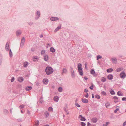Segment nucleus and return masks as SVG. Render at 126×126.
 <instances>
[{"label": "nucleus", "mask_w": 126, "mask_h": 126, "mask_svg": "<svg viewBox=\"0 0 126 126\" xmlns=\"http://www.w3.org/2000/svg\"><path fill=\"white\" fill-rule=\"evenodd\" d=\"M54 71L53 69L50 67H47L46 68L45 71L46 74L49 75L52 74Z\"/></svg>", "instance_id": "nucleus-1"}, {"label": "nucleus", "mask_w": 126, "mask_h": 126, "mask_svg": "<svg viewBox=\"0 0 126 126\" xmlns=\"http://www.w3.org/2000/svg\"><path fill=\"white\" fill-rule=\"evenodd\" d=\"M82 65L80 63L78 64V70L79 74L81 76H82L83 75V72L82 68Z\"/></svg>", "instance_id": "nucleus-2"}, {"label": "nucleus", "mask_w": 126, "mask_h": 126, "mask_svg": "<svg viewBox=\"0 0 126 126\" xmlns=\"http://www.w3.org/2000/svg\"><path fill=\"white\" fill-rule=\"evenodd\" d=\"M120 76L121 78L124 79L126 77V75L124 71H123L120 73Z\"/></svg>", "instance_id": "nucleus-3"}, {"label": "nucleus", "mask_w": 126, "mask_h": 126, "mask_svg": "<svg viewBox=\"0 0 126 126\" xmlns=\"http://www.w3.org/2000/svg\"><path fill=\"white\" fill-rule=\"evenodd\" d=\"M79 119L81 121H85L86 120L85 118L83 117L82 115H79Z\"/></svg>", "instance_id": "nucleus-4"}, {"label": "nucleus", "mask_w": 126, "mask_h": 126, "mask_svg": "<svg viewBox=\"0 0 126 126\" xmlns=\"http://www.w3.org/2000/svg\"><path fill=\"white\" fill-rule=\"evenodd\" d=\"M98 120L97 118L95 117H94L91 119V121L92 122L95 123H96Z\"/></svg>", "instance_id": "nucleus-5"}, {"label": "nucleus", "mask_w": 126, "mask_h": 126, "mask_svg": "<svg viewBox=\"0 0 126 126\" xmlns=\"http://www.w3.org/2000/svg\"><path fill=\"white\" fill-rule=\"evenodd\" d=\"M43 83L45 84H47L48 82V80L47 79H45L43 80Z\"/></svg>", "instance_id": "nucleus-6"}, {"label": "nucleus", "mask_w": 126, "mask_h": 126, "mask_svg": "<svg viewBox=\"0 0 126 126\" xmlns=\"http://www.w3.org/2000/svg\"><path fill=\"white\" fill-rule=\"evenodd\" d=\"M25 42V38L24 37H23L21 40V43L20 44L21 46H23Z\"/></svg>", "instance_id": "nucleus-7"}, {"label": "nucleus", "mask_w": 126, "mask_h": 126, "mask_svg": "<svg viewBox=\"0 0 126 126\" xmlns=\"http://www.w3.org/2000/svg\"><path fill=\"white\" fill-rule=\"evenodd\" d=\"M44 59L45 61H47L49 59L48 55H45L44 57Z\"/></svg>", "instance_id": "nucleus-8"}, {"label": "nucleus", "mask_w": 126, "mask_h": 126, "mask_svg": "<svg viewBox=\"0 0 126 126\" xmlns=\"http://www.w3.org/2000/svg\"><path fill=\"white\" fill-rule=\"evenodd\" d=\"M82 102L84 103H87L88 102V100L85 98H82L81 99Z\"/></svg>", "instance_id": "nucleus-9"}, {"label": "nucleus", "mask_w": 126, "mask_h": 126, "mask_svg": "<svg viewBox=\"0 0 126 126\" xmlns=\"http://www.w3.org/2000/svg\"><path fill=\"white\" fill-rule=\"evenodd\" d=\"M107 78L108 79L110 80H111L113 79V77L112 75L110 74L108 75Z\"/></svg>", "instance_id": "nucleus-10"}, {"label": "nucleus", "mask_w": 126, "mask_h": 126, "mask_svg": "<svg viewBox=\"0 0 126 126\" xmlns=\"http://www.w3.org/2000/svg\"><path fill=\"white\" fill-rule=\"evenodd\" d=\"M39 59L38 57L37 56H34L33 58V60L34 61H37Z\"/></svg>", "instance_id": "nucleus-11"}, {"label": "nucleus", "mask_w": 126, "mask_h": 126, "mask_svg": "<svg viewBox=\"0 0 126 126\" xmlns=\"http://www.w3.org/2000/svg\"><path fill=\"white\" fill-rule=\"evenodd\" d=\"M113 99L114 100V102L115 103L117 102L118 101V98L116 96H114L113 98Z\"/></svg>", "instance_id": "nucleus-12"}, {"label": "nucleus", "mask_w": 126, "mask_h": 126, "mask_svg": "<svg viewBox=\"0 0 126 126\" xmlns=\"http://www.w3.org/2000/svg\"><path fill=\"white\" fill-rule=\"evenodd\" d=\"M50 20L52 21H55L58 20V18L57 17H52L50 18Z\"/></svg>", "instance_id": "nucleus-13"}, {"label": "nucleus", "mask_w": 126, "mask_h": 126, "mask_svg": "<svg viewBox=\"0 0 126 126\" xmlns=\"http://www.w3.org/2000/svg\"><path fill=\"white\" fill-rule=\"evenodd\" d=\"M111 60L112 62L113 63H116L117 62V59L115 58H112Z\"/></svg>", "instance_id": "nucleus-14"}, {"label": "nucleus", "mask_w": 126, "mask_h": 126, "mask_svg": "<svg viewBox=\"0 0 126 126\" xmlns=\"http://www.w3.org/2000/svg\"><path fill=\"white\" fill-rule=\"evenodd\" d=\"M50 51L52 53H54L55 52V50L54 48L53 47H51L50 48Z\"/></svg>", "instance_id": "nucleus-15"}, {"label": "nucleus", "mask_w": 126, "mask_h": 126, "mask_svg": "<svg viewBox=\"0 0 126 126\" xmlns=\"http://www.w3.org/2000/svg\"><path fill=\"white\" fill-rule=\"evenodd\" d=\"M18 80L19 82H21L23 81L24 79L22 77H19L18 78Z\"/></svg>", "instance_id": "nucleus-16"}, {"label": "nucleus", "mask_w": 126, "mask_h": 126, "mask_svg": "<svg viewBox=\"0 0 126 126\" xmlns=\"http://www.w3.org/2000/svg\"><path fill=\"white\" fill-rule=\"evenodd\" d=\"M32 88V87L31 86H27L26 88V91H29L31 90Z\"/></svg>", "instance_id": "nucleus-17"}, {"label": "nucleus", "mask_w": 126, "mask_h": 126, "mask_svg": "<svg viewBox=\"0 0 126 126\" xmlns=\"http://www.w3.org/2000/svg\"><path fill=\"white\" fill-rule=\"evenodd\" d=\"M28 63L27 62H25L23 63V66L24 67H26L28 65Z\"/></svg>", "instance_id": "nucleus-18"}, {"label": "nucleus", "mask_w": 126, "mask_h": 126, "mask_svg": "<svg viewBox=\"0 0 126 126\" xmlns=\"http://www.w3.org/2000/svg\"><path fill=\"white\" fill-rule=\"evenodd\" d=\"M54 100L55 101L57 102L59 100V98L57 96H55L54 97Z\"/></svg>", "instance_id": "nucleus-19"}, {"label": "nucleus", "mask_w": 126, "mask_h": 126, "mask_svg": "<svg viewBox=\"0 0 126 126\" xmlns=\"http://www.w3.org/2000/svg\"><path fill=\"white\" fill-rule=\"evenodd\" d=\"M110 105V103L109 102L106 103L105 104V106L106 108H108Z\"/></svg>", "instance_id": "nucleus-20"}, {"label": "nucleus", "mask_w": 126, "mask_h": 126, "mask_svg": "<svg viewBox=\"0 0 126 126\" xmlns=\"http://www.w3.org/2000/svg\"><path fill=\"white\" fill-rule=\"evenodd\" d=\"M21 34V32L20 31H17L16 32V35L17 36H18Z\"/></svg>", "instance_id": "nucleus-21"}, {"label": "nucleus", "mask_w": 126, "mask_h": 126, "mask_svg": "<svg viewBox=\"0 0 126 126\" xmlns=\"http://www.w3.org/2000/svg\"><path fill=\"white\" fill-rule=\"evenodd\" d=\"M5 48L6 50H7L9 49V45L8 43H7L6 44Z\"/></svg>", "instance_id": "nucleus-22"}, {"label": "nucleus", "mask_w": 126, "mask_h": 126, "mask_svg": "<svg viewBox=\"0 0 126 126\" xmlns=\"http://www.w3.org/2000/svg\"><path fill=\"white\" fill-rule=\"evenodd\" d=\"M106 80V78L104 77H103L102 78V79H101V81L102 82H104Z\"/></svg>", "instance_id": "nucleus-23"}, {"label": "nucleus", "mask_w": 126, "mask_h": 126, "mask_svg": "<svg viewBox=\"0 0 126 126\" xmlns=\"http://www.w3.org/2000/svg\"><path fill=\"white\" fill-rule=\"evenodd\" d=\"M117 94L119 96H122L123 95V93L120 91H119L117 93Z\"/></svg>", "instance_id": "nucleus-24"}, {"label": "nucleus", "mask_w": 126, "mask_h": 126, "mask_svg": "<svg viewBox=\"0 0 126 126\" xmlns=\"http://www.w3.org/2000/svg\"><path fill=\"white\" fill-rule=\"evenodd\" d=\"M113 71V69L112 68H109L108 69H107V72L109 73L111 72L112 71Z\"/></svg>", "instance_id": "nucleus-25"}, {"label": "nucleus", "mask_w": 126, "mask_h": 126, "mask_svg": "<svg viewBox=\"0 0 126 126\" xmlns=\"http://www.w3.org/2000/svg\"><path fill=\"white\" fill-rule=\"evenodd\" d=\"M45 115L46 118H47L49 116V114L48 112H46L45 113Z\"/></svg>", "instance_id": "nucleus-26"}, {"label": "nucleus", "mask_w": 126, "mask_h": 126, "mask_svg": "<svg viewBox=\"0 0 126 126\" xmlns=\"http://www.w3.org/2000/svg\"><path fill=\"white\" fill-rule=\"evenodd\" d=\"M90 72L92 74H94L95 73V72L94 70L93 69H92L90 71Z\"/></svg>", "instance_id": "nucleus-27"}, {"label": "nucleus", "mask_w": 126, "mask_h": 126, "mask_svg": "<svg viewBox=\"0 0 126 126\" xmlns=\"http://www.w3.org/2000/svg\"><path fill=\"white\" fill-rule=\"evenodd\" d=\"M46 52V51L45 50H43L41 52V54L42 55H43Z\"/></svg>", "instance_id": "nucleus-28"}, {"label": "nucleus", "mask_w": 126, "mask_h": 126, "mask_svg": "<svg viewBox=\"0 0 126 126\" xmlns=\"http://www.w3.org/2000/svg\"><path fill=\"white\" fill-rule=\"evenodd\" d=\"M61 28V27H58L54 30V32H56L57 31L59 30Z\"/></svg>", "instance_id": "nucleus-29"}, {"label": "nucleus", "mask_w": 126, "mask_h": 126, "mask_svg": "<svg viewBox=\"0 0 126 126\" xmlns=\"http://www.w3.org/2000/svg\"><path fill=\"white\" fill-rule=\"evenodd\" d=\"M39 124V122L38 121H36L35 122V126H38Z\"/></svg>", "instance_id": "nucleus-30"}, {"label": "nucleus", "mask_w": 126, "mask_h": 126, "mask_svg": "<svg viewBox=\"0 0 126 126\" xmlns=\"http://www.w3.org/2000/svg\"><path fill=\"white\" fill-rule=\"evenodd\" d=\"M123 70L122 68H119L116 69V71L117 72H119Z\"/></svg>", "instance_id": "nucleus-31"}, {"label": "nucleus", "mask_w": 126, "mask_h": 126, "mask_svg": "<svg viewBox=\"0 0 126 126\" xmlns=\"http://www.w3.org/2000/svg\"><path fill=\"white\" fill-rule=\"evenodd\" d=\"M101 94L103 95L106 96L107 95V94L104 91H103L101 92Z\"/></svg>", "instance_id": "nucleus-32"}, {"label": "nucleus", "mask_w": 126, "mask_h": 126, "mask_svg": "<svg viewBox=\"0 0 126 126\" xmlns=\"http://www.w3.org/2000/svg\"><path fill=\"white\" fill-rule=\"evenodd\" d=\"M116 108V109L114 110V112L115 113H116L119 110V107L118 106Z\"/></svg>", "instance_id": "nucleus-33"}, {"label": "nucleus", "mask_w": 126, "mask_h": 126, "mask_svg": "<svg viewBox=\"0 0 126 126\" xmlns=\"http://www.w3.org/2000/svg\"><path fill=\"white\" fill-rule=\"evenodd\" d=\"M80 124L81 126H85V124L83 122H81L80 123Z\"/></svg>", "instance_id": "nucleus-34"}, {"label": "nucleus", "mask_w": 126, "mask_h": 126, "mask_svg": "<svg viewBox=\"0 0 126 126\" xmlns=\"http://www.w3.org/2000/svg\"><path fill=\"white\" fill-rule=\"evenodd\" d=\"M48 110L49 111H52L53 110V108L51 107H50L49 108Z\"/></svg>", "instance_id": "nucleus-35"}, {"label": "nucleus", "mask_w": 126, "mask_h": 126, "mask_svg": "<svg viewBox=\"0 0 126 126\" xmlns=\"http://www.w3.org/2000/svg\"><path fill=\"white\" fill-rule=\"evenodd\" d=\"M110 92L111 94L112 95H114L115 94V93L114 91L113 90L110 91Z\"/></svg>", "instance_id": "nucleus-36"}, {"label": "nucleus", "mask_w": 126, "mask_h": 126, "mask_svg": "<svg viewBox=\"0 0 126 126\" xmlns=\"http://www.w3.org/2000/svg\"><path fill=\"white\" fill-rule=\"evenodd\" d=\"M102 57L100 55H98L97 56V60H98L99 59H101Z\"/></svg>", "instance_id": "nucleus-37"}, {"label": "nucleus", "mask_w": 126, "mask_h": 126, "mask_svg": "<svg viewBox=\"0 0 126 126\" xmlns=\"http://www.w3.org/2000/svg\"><path fill=\"white\" fill-rule=\"evenodd\" d=\"M67 71V69L65 68H63V73H65Z\"/></svg>", "instance_id": "nucleus-38"}, {"label": "nucleus", "mask_w": 126, "mask_h": 126, "mask_svg": "<svg viewBox=\"0 0 126 126\" xmlns=\"http://www.w3.org/2000/svg\"><path fill=\"white\" fill-rule=\"evenodd\" d=\"M95 97L98 99H99L100 98V96L98 95H96L95 96Z\"/></svg>", "instance_id": "nucleus-39"}, {"label": "nucleus", "mask_w": 126, "mask_h": 126, "mask_svg": "<svg viewBox=\"0 0 126 126\" xmlns=\"http://www.w3.org/2000/svg\"><path fill=\"white\" fill-rule=\"evenodd\" d=\"M63 89L61 87H59L58 89V91L59 92H62V91Z\"/></svg>", "instance_id": "nucleus-40"}, {"label": "nucleus", "mask_w": 126, "mask_h": 126, "mask_svg": "<svg viewBox=\"0 0 126 126\" xmlns=\"http://www.w3.org/2000/svg\"><path fill=\"white\" fill-rule=\"evenodd\" d=\"M75 104L76 106H77L78 107H80V105H79L77 103H75Z\"/></svg>", "instance_id": "nucleus-41"}, {"label": "nucleus", "mask_w": 126, "mask_h": 126, "mask_svg": "<svg viewBox=\"0 0 126 126\" xmlns=\"http://www.w3.org/2000/svg\"><path fill=\"white\" fill-rule=\"evenodd\" d=\"M71 72L72 73V75L73 76L74 75V71L73 70V69H72V71H71Z\"/></svg>", "instance_id": "nucleus-42"}, {"label": "nucleus", "mask_w": 126, "mask_h": 126, "mask_svg": "<svg viewBox=\"0 0 126 126\" xmlns=\"http://www.w3.org/2000/svg\"><path fill=\"white\" fill-rule=\"evenodd\" d=\"M109 123L108 122H107L106 124L103 125V126H107V125Z\"/></svg>", "instance_id": "nucleus-43"}, {"label": "nucleus", "mask_w": 126, "mask_h": 126, "mask_svg": "<svg viewBox=\"0 0 126 126\" xmlns=\"http://www.w3.org/2000/svg\"><path fill=\"white\" fill-rule=\"evenodd\" d=\"M85 97L86 98H88L89 96V95L88 93H87L86 94L84 95Z\"/></svg>", "instance_id": "nucleus-44"}, {"label": "nucleus", "mask_w": 126, "mask_h": 126, "mask_svg": "<svg viewBox=\"0 0 126 126\" xmlns=\"http://www.w3.org/2000/svg\"><path fill=\"white\" fill-rule=\"evenodd\" d=\"M24 107V106L23 105H22L19 106V107L20 108H23Z\"/></svg>", "instance_id": "nucleus-45"}, {"label": "nucleus", "mask_w": 126, "mask_h": 126, "mask_svg": "<svg viewBox=\"0 0 126 126\" xmlns=\"http://www.w3.org/2000/svg\"><path fill=\"white\" fill-rule=\"evenodd\" d=\"M93 86H94L93 85H92L90 87V89L91 90L93 89Z\"/></svg>", "instance_id": "nucleus-46"}, {"label": "nucleus", "mask_w": 126, "mask_h": 126, "mask_svg": "<svg viewBox=\"0 0 126 126\" xmlns=\"http://www.w3.org/2000/svg\"><path fill=\"white\" fill-rule=\"evenodd\" d=\"M122 100L123 101H126V97H123L122 98Z\"/></svg>", "instance_id": "nucleus-47"}, {"label": "nucleus", "mask_w": 126, "mask_h": 126, "mask_svg": "<svg viewBox=\"0 0 126 126\" xmlns=\"http://www.w3.org/2000/svg\"><path fill=\"white\" fill-rule=\"evenodd\" d=\"M14 80H15V79H14V78L13 77L12 78L11 80V82H13L14 81Z\"/></svg>", "instance_id": "nucleus-48"}, {"label": "nucleus", "mask_w": 126, "mask_h": 126, "mask_svg": "<svg viewBox=\"0 0 126 126\" xmlns=\"http://www.w3.org/2000/svg\"><path fill=\"white\" fill-rule=\"evenodd\" d=\"M37 14L38 15H40V13L38 11L37 12Z\"/></svg>", "instance_id": "nucleus-49"}, {"label": "nucleus", "mask_w": 126, "mask_h": 126, "mask_svg": "<svg viewBox=\"0 0 126 126\" xmlns=\"http://www.w3.org/2000/svg\"><path fill=\"white\" fill-rule=\"evenodd\" d=\"M12 53V51H11V50H10V55L11 57Z\"/></svg>", "instance_id": "nucleus-50"}, {"label": "nucleus", "mask_w": 126, "mask_h": 126, "mask_svg": "<svg viewBox=\"0 0 126 126\" xmlns=\"http://www.w3.org/2000/svg\"><path fill=\"white\" fill-rule=\"evenodd\" d=\"M126 125V121L123 123V125L124 126Z\"/></svg>", "instance_id": "nucleus-51"}, {"label": "nucleus", "mask_w": 126, "mask_h": 126, "mask_svg": "<svg viewBox=\"0 0 126 126\" xmlns=\"http://www.w3.org/2000/svg\"><path fill=\"white\" fill-rule=\"evenodd\" d=\"M88 91V90L86 89H85L84 90V92H87Z\"/></svg>", "instance_id": "nucleus-52"}, {"label": "nucleus", "mask_w": 126, "mask_h": 126, "mask_svg": "<svg viewBox=\"0 0 126 126\" xmlns=\"http://www.w3.org/2000/svg\"><path fill=\"white\" fill-rule=\"evenodd\" d=\"M84 79H85L86 80H87L88 79L86 77H84Z\"/></svg>", "instance_id": "nucleus-53"}, {"label": "nucleus", "mask_w": 126, "mask_h": 126, "mask_svg": "<svg viewBox=\"0 0 126 126\" xmlns=\"http://www.w3.org/2000/svg\"><path fill=\"white\" fill-rule=\"evenodd\" d=\"M90 125V124L89 122L88 123V125L87 126H89Z\"/></svg>", "instance_id": "nucleus-54"}, {"label": "nucleus", "mask_w": 126, "mask_h": 126, "mask_svg": "<svg viewBox=\"0 0 126 126\" xmlns=\"http://www.w3.org/2000/svg\"><path fill=\"white\" fill-rule=\"evenodd\" d=\"M92 97L93 98H94V94H92Z\"/></svg>", "instance_id": "nucleus-55"}, {"label": "nucleus", "mask_w": 126, "mask_h": 126, "mask_svg": "<svg viewBox=\"0 0 126 126\" xmlns=\"http://www.w3.org/2000/svg\"><path fill=\"white\" fill-rule=\"evenodd\" d=\"M85 68H86H86H87V67H86L87 65H86V64H85Z\"/></svg>", "instance_id": "nucleus-56"}, {"label": "nucleus", "mask_w": 126, "mask_h": 126, "mask_svg": "<svg viewBox=\"0 0 126 126\" xmlns=\"http://www.w3.org/2000/svg\"><path fill=\"white\" fill-rule=\"evenodd\" d=\"M77 101H78V100L77 99L76 100L75 102V103H76V102L77 103Z\"/></svg>", "instance_id": "nucleus-57"}, {"label": "nucleus", "mask_w": 126, "mask_h": 126, "mask_svg": "<svg viewBox=\"0 0 126 126\" xmlns=\"http://www.w3.org/2000/svg\"><path fill=\"white\" fill-rule=\"evenodd\" d=\"M69 114V112H67V113H66V114H67V115L68 114Z\"/></svg>", "instance_id": "nucleus-58"}, {"label": "nucleus", "mask_w": 126, "mask_h": 126, "mask_svg": "<svg viewBox=\"0 0 126 126\" xmlns=\"http://www.w3.org/2000/svg\"><path fill=\"white\" fill-rule=\"evenodd\" d=\"M44 126H49L48 125H45Z\"/></svg>", "instance_id": "nucleus-59"}, {"label": "nucleus", "mask_w": 126, "mask_h": 126, "mask_svg": "<svg viewBox=\"0 0 126 126\" xmlns=\"http://www.w3.org/2000/svg\"><path fill=\"white\" fill-rule=\"evenodd\" d=\"M21 112H22V110H21Z\"/></svg>", "instance_id": "nucleus-60"}, {"label": "nucleus", "mask_w": 126, "mask_h": 126, "mask_svg": "<svg viewBox=\"0 0 126 126\" xmlns=\"http://www.w3.org/2000/svg\"><path fill=\"white\" fill-rule=\"evenodd\" d=\"M49 45V44H48V45Z\"/></svg>", "instance_id": "nucleus-61"}]
</instances>
